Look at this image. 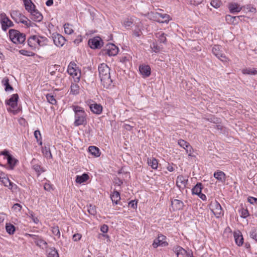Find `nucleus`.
<instances>
[{
  "label": "nucleus",
  "mask_w": 257,
  "mask_h": 257,
  "mask_svg": "<svg viewBox=\"0 0 257 257\" xmlns=\"http://www.w3.org/2000/svg\"><path fill=\"white\" fill-rule=\"evenodd\" d=\"M110 68L105 63H101L98 66V72L101 82L103 87L106 89L113 86L112 80L110 78Z\"/></svg>",
  "instance_id": "nucleus-1"
},
{
  "label": "nucleus",
  "mask_w": 257,
  "mask_h": 257,
  "mask_svg": "<svg viewBox=\"0 0 257 257\" xmlns=\"http://www.w3.org/2000/svg\"><path fill=\"white\" fill-rule=\"evenodd\" d=\"M73 110L75 113V121L74 124L75 126L85 125L87 123V114L84 109L78 105H73Z\"/></svg>",
  "instance_id": "nucleus-2"
},
{
  "label": "nucleus",
  "mask_w": 257,
  "mask_h": 257,
  "mask_svg": "<svg viewBox=\"0 0 257 257\" xmlns=\"http://www.w3.org/2000/svg\"><path fill=\"white\" fill-rule=\"evenodd\" d=\"M48 39L45 37L39 35L31 36L27 40L29 46L33 49L37 46L43 47L47 45Z\"/></svg>",
  "instance_id": "nucleus-3"
},
{
  "label": "nucleus",
  "mask_w": 257,
  "mask_h": 257,
  "mask_svg": "<svg viewBox=\"0 0 257 257\" xmlns=\"http://www.w3.org/2000/svg\"><path fill=\"white\" fill-rule=\"evenodd\" d=\"M11 40L15 44H24L26 40V35L18 30L11 29L9 32Z\"/></svg>",
  "instance_id": "nucleus-4"
},
{
  "label": "nucleus",
  "mask_w": 257,
  "mask_h": 257,
  "mask_svg": "<svg viewBox=\"0 0 257 257\" xmlns=\"http://www.w3.org/2000/svg\"><path fill=\"white\" fill-rule=\"evenodd\" d=\"M19 95L18 94H13L10 98L6 101V104L11 106V108H8L9 111H13L14 114L17 113V110H15L18 106V100Z\"/></svg>",
  "instance_id": "nucleus-5"
},
{
  "label": "nucleus",
  "mask_w": 257,
  "mask_h": 257,
  "mask_svg": "<svg viewBox=\"0 0 257 257\" xmlns=\"http://www.w3.org/2000/svg\"><path fill=\"white\" fill-rule=\"evenodd\" d=\"M210 208L217 218H219L221 215H223L222 208L220 204L216 200L210 203Z\"/></svg>",
  "instance_id": "nucleus-6"
},
{
  "label": "nucleus",
  "mask_w": 257,
  "mask_h": 257,
  "mask_svg": "<svg viewBox=\"0 0 257 257\" xmlns=\"http://www.w3.org/2000/svg\"><path fill=\"white\" fill-rule=\"evenodd\" d=\"M52 38L54 44L57 47H62L66 42L65 38L58 33L53 34Z\"/></svg>",
  "instance_id": "nucleus-7"
},
{
  "label": "nucleus",
  "mask_w": 257,
  "mask_h": 257,
  "mask_svg": "<svg viewBox=\"0 0 257 257\" xmlns=\"http://www.w3.org/2000/svg\"><path fill=\"white\" fill-rule=\"evenodd\" d=\"M165 236L161 234H159L158 237L154 240L153 246L154 248H157L159 246H166L168 245V243L165 241Z\"/></svg>",
  "instance_id": "nucleus-8"
},
{
  "label": "nucleus",
  "mask_w": 257,
  "mask_h": 257,
  "mask_svg": "<svg viewBox=\"0 0 257 257\" xmlns=\"http://www.w3.org/2000/svg\"><path fill=\"white\" fill-rule=\"evenodd\" d=\"M178 144L181 147L185 150L186 152L188 153L189 156H192V148L188 142L181 139L178 140Z\"/></svg>",
  "instance_id": "nucleus-9"
},
{
  "label": "nucleus",
  "mask_w": 257,
  "mask_h": 257,
  "mask_svg": "<svg viewBox=\"0 0 257 257\" xmlns=\"http://www.w3.org/2000/svg\"><path fill=\"white\" fill-rule=\"evenodd\" d=\"M102 40L99 37H94L88 41V45L92 49H98L100 47Z\"/></svg>",
  "instance_id": "nucleus-10"
},
{
  "label": "nucleus",
  "mask_w": 257,
  "mask_h": 257,
  "mask_svg": "<svg viewBox=\"0 0 257 257\" xmlns=\"http://www.w3.org/2000/svg\"><path fill=\"white\" fill-rule=\"evenodd\" d=\"M9 21V18L5 13H2L0 14V23L3 31H6L7 30Z\"/></svg>",
  "instance_id": "nucleus-11"
},
{
  "label": "nucleus",
  "mask_w": 257,
  "mask_h": 257,
  "mask_svg": "<svg viewBox=\"0 0 257 257\" xmlns=\"http://www.w3.org/2000/svg\"><path fill=\"white\" fill-rule=\"evenodd\" d=\"M213 54L221 61H223V59L225 58V55L222 53L220 50V46L219 45H215L212 48Z\"/></svg>",
  "instance_id": "nucleus-12"
},
{
  "label": "nucleus",
  "mask_w": 257,
  "mask_h": 257,
  "mask_svg": "<svg viewBox=\"0 0 257 257\" xmlns=\"http://www.w3.org/2000/svg\"><path fill=\"white\" fill-rule=\"evenodd\" d=\"M106 53L109 56H115L118 52V48L114 44H110L107 45Z\"/></svg>",
  "instance_id": "nucleus-13"
},
{
  "label": "nucleus",
  "mask_w": 257,
  "mask_h": 257,
  "mask_svg": "<svg viewBox=\"0 0 257 257\" xmlns=\"http://www.w3.org/2000/svg\"><path fill=\"white\" fill-rule=\"evenodd\" d=\"M188 180L182 175H179L176 179V185L179 188H183L186 187Z\"/></svg>",
  "instance_id": "nucleus-14"
},
{
  "label": "nucleus",
  "mask_w": 257,
  "mask_h": 257,
  "mask_svg": "<svg viewBox=\"0 0 257 257\" xmlns=\"http://www.w3.org/2000/svg\"><path fill=\"white\" fill-rule=\"evenodd\" d=\"M89 107L93 113L97 114H100L102 112L103 108L101 104L96 103L90 104Z\"/></svg>",
  "instance_id": "nucleus-15"
},
{
  "label": "nucleus",
  "mask_w": 257,
  "mask_h": 257,
  "mask_svg": "<svg viewBox=\"0 0 257 257\" xmlns=\"http://www.w3.org/2000/svg\"><path fill=\"white\" fill-rule=\"evenodd\" d=\"M7 160V163L9 166L8 169L10 170H13L19 162V161L14 158L12 155L11 156H9Z\"/></svg>",
  "instance_id": "nucleus-16"
},
{
  "label": "nucleus",
  "mask_w": 257,
  "mask_h": 257,
  "mask_svg": "<svg viewBox=\"0 0 257 257\" xmlns=\"http://www.w3.org/2000/svg\"><path fill=\"white\" fill-rule=\"evenodd\" d=\"M27 18L25 17L23 15H22L21 13V15H20L17 18H16L15 20V21L17 23H21L25 25H26L27 27H29L31 26V22L30 20H26Z\"/></svg>",
  "instance_id": "nucleus-17"
},
{
  "label": "nucleus",
  "mask_w": 257,
  "mask_h": 257,
  "mask_svg": "<svg viewBox=\"0 0 257 257\" xmlns=\"http://www.w3.org/2000/svg\"><path fill=\"white\" fill-rule=\"evenodd\" d=\"M234 237L236 243L238 246H241L243 243V238L240 231L237 230L234 232Z\"/></svg>",
  "instance_id": "nucleus-18"
},
{
  "label": "nucleus",
  "mask_w": 257,
  "mask_h": 257,
  "mask_svg": "<svg viewBox=\"0 0 257 257\" xmlns=\"http://www.w3.org/2000/svg\"><path fill=\"white\" fill-rule=\"evenodd\" d=\"M171 203L172 205L174 207V210H180L184 208V203L180 200L174 199L172 201Z\"/></svg>",
  "instance_id": "nucleus-19"
},
{
  "label": "nucleus",
  "mask_w": 257,
  "mask_h": 257,
  "mask_svg": "<svg viewBox=\"0 0 257 257\" xmlns=\"http://www.w3.org/2000/svg\"><path fill=\"white\" fill-rule=\"evenodd\" d=\"M139 70L145 77H149L151 74V68L149 65L140 66Z\"/></svg>",
  "instance_id": "nucleus-20"
},
{
  "label": "nucleus",
  "mask_w": 257,
  "mask_h": 257,
  "mask_svg": "<svg viewBox=\"0 0 257 257\" xmlns=\"http://www.w3.org/2000/svg\"><path fill=\"white\" fill-rule=\"evenodd\" d=\"M25 9L30 13L36 9L35 5L32 3L31 0H23Z\"/></svg>",
  "instance_id": "nucleus-21"
},
{
  "label": "nucleus",
  "mask_w": 257,
  "mask_h": 257,
  "mask_svg": "<svg viewBox=\"0 0 257 257\" xmlns=\"http://www.w3.org/2000/svg\"><path fill=\"white\" fill-rule=\"evenodd\" d=\"M174 251L176 253L177 257H185L187 251L180 246H176L174 247Z\"/></svg>",
  "instance_id": "nucleus-22"
},
{
  "label": "nucleus",
  "mask_w": 257,
  "mask_h": 257,
  "mask_svg": "<svg viewBox=\"0 0 257 257\" xmlns=\"http://www.w3.org/2000/svg\"><path fill=\"white\" fill-rule=\"evenodd\" d=\"M229 11L232 14H235L239 12L241 10L240 7L237 3H230L228 5Z\"/></svg>",
  "instance_id": "nucleus-23"
},
{
  "label": "nucleus",
  "mask_w": 257,
  "mask_h": 257,
  "mask_svg": "<svg viewBox=\"0 0 257 257\" xmlns=\"http://www.w3.org/2000/svg\"><path fill=\"white\" fill-rule=\"evenodd\" d=\"M213 176L219 182L221 183L225 182L226 175L223 172L221 171H217L214 172Z\"/></svg>",
  "instance_id": "nucleus-24"
},
{
  "label": "nucleus",
  "mask_w": 257,
  "mask_h": 257,
  "mask_svg": "<svg viewBox=\"0 0 257 257\" xmlns=\"http://www.w3.org/2000/svg\"><path fill=\"white\" fill-rule=\"evenodd\" d=\"M31 13L32 17L31 19L37 22H41L43 19V16L37 9L33 11Z\"/></svg>",
  "instance_id": "nucleus-25"
},
{
  "label": "nucleus",
  "mask_w": 257,
  "mask_h": 257,
  "mask_svg": "<svg viewBox=\"0 0 257 257\" xmlns=\"http://www.w3.org/2000/svg\"><path fill=\"white\" fill-rule=\"evenodd\" d=\"M36 160L33 159L31 163L32 165V168L36 172L38 175H40L41 173L44 172L45 170L41 167V165L36 164Z\"/></svg>",
  "instance_id": "nucleus-26"
},
{
  "label": "nucleus",
  "mask_w": 257,
  "mask_h": 257,
  "mask_svg": "<svg viewBox=\"0 0 257 257\" xmlns=\"http://www.w3.org/2000/svg\"><path fill=\"white\" fill-rule=\"evenodd\" d=\"M0 181L5 186L9 187L10 189H12L13 188H17V185L14 184L7 177H6Z\"/></svg>",
  "instance_id": "nucleus-27"
},
{
  "label": "nucleus",
  "mask_w": 257,
  "mask_h": 257,
  "mask_svg": "<svg viewBox=\"0 0 257 257\" xmlns=\"http://www.w3.org/2000/svg\"><path fill=\"white\" fill-rule=\"evenodd\" d=\"M134 22V17H127L124 19L122 22V25L126 29H129L132 27Z\"/></svg>",
  "instance_id": "nucleus-28"
},
{
  "label": "nucleus",
  "mask_w": 257,
  "mask_h": 257,
  "mask_svg": "<svg viewBox=\"0 0 257 257\" xmlns=\"http://www.w3.org/2000/svg\"><path fill=\"white\" fill-rule=\"evenodd\" d=\"M110 198L113 203L117 204L118 201L120 200V194L118 191L114 190L110 195Z\"/></svg>",
  "instance_id": "nucleus-29"
},
{
  "label": "nucleus",
  "mask_w": 257,
  "mask_h": 257,
  "mask_svg": "<svg viewBox=\"0 0 257 257\" xmlns=\"http://www.w3.org/2000/svg\"><path fill=\"white\" fill-rule=\"evenodd\" d=\"M88 151L91 154L96 157H98L100 155L99 149L95 146H91L89 147Z\"/></svg>",
  "instance_id": "nucleus-30"
},
{
  "label": "nucleus",
  "mask_w": 257,
  "mask_h": 257,
  "mask_svg": "<svg viewBox=\"0 0 257 257\" xmlns=\"http://www.w3.org/2000/svg\"><path fill=\"white\" fill-rule=\"evenodd\" d=\"M88 179V175L86 173H84L81 176H76L75 181L76 183L81 184L86 182Z\"/></svg>",
  "instance_id": "nucleus-31"
},
{
  "label": "nucleus",
  "mask_w": 257,
  "mask_h": 257,
  "mask_svg": "<svg viewBox=\"0 0 257 257\" xmlns=\"http://www.w3.org/2000/svg\"><path fill=\"white\" fill-rule=\"evenodd\" d=\"M4 86H5V90L6 91H9L13 90V87L10 84L9 79L7 77L4 78L2 81Z\"/></svg>",
  "instance_id": "nucleus-32"
},
{
  "label": "nucleus",
  "mask_w": 257,
  "mask_h": 257,
  "mask_svg": "<svg viewBox=\"0 0 257 257\" xmlns=\"http://www.w3.org/2000/svg\"><path fill=\"white\" fill-rule=\"evenodd\" d=\"M149 166H151L153 169H157L158 168V162L156 159L154 158H148L147 161Z\"/></svg>",
  "instance_id": "nucleus-33"
},
{
  "label": "nucleus",
  "mask_w": 257,
  "mask_h": 257,
  "mask_svg": "<svg viewBox=\"0 0 257 257\" xmlns=\"http://www.w3.org/2000/svg\"><path fill=\"white\" fill-rule=\"evenodd\" d=\"M202 185L201 183H197L192 189V194L197 195L200 194L202 189Z\"/></svg>",
  "instance_id": "nucleus-34"
},
{
  "label": "nucleus",
  "mask_w": 257,
  "mask_h": 257,
  "mask_svg": "<svg viewBox=\"0 0 257 257\" xmlns=\"http://www.w3.org/2000/svg\"><path fill=\"white\" fill-rule=\"evenodd\" d=\"M42 153L45 157L49 159L52 158V155L51 153L49 147L44 146L42 148Z\"/></svg>",
  "instance_id": "nucleus-35"
},
{
  "label": "nucleus",
  "mask_w": 257,
  "mask_h": 257,
  "mask_svg": "<svg viewBox=\"0 0 257 257\" xmlns=\"http://www.w3.org/2000/svg\"><path fill=\"white\" fill-rule=\"evenodd\" d=\"M242 73L244 74L248 75H256L257 74V70L254 68H245L242 70Z\"/></svg>",
  "instance_id": "nucleus-36"
},
{
  "label": "nucleus",
  "mask_w": 257,
  "mask_h": 257,
  "mask_svg": "<svg viewBox=\"0 0 257 257\" xmlns=\"http://www.w3.org/2000/svg\"><path fill=\"white\" fill-rule=\"evenodd\" d=\"M35 243L40 247L42 248H47V243L46 241L43 240L42 238H38L36 239L35 241Z\"/></svg>",
  "instance_id": "nucleus-37"
},
{
  "label": "nucleus",
  "mask_w": 257,
  "mask_h": 257,
  "mask_svg": "<svg viewBox=\"0 0 257 257\" xmlns=\"http://www.w3.org/2000/svg\"><path fill=\"white\" fill-rule=\"evenodd\" d=\"M240 16H232L230 15H227L225 17V20L228 23L235 24L236 23V19H239Z\"/></svg>",
  "instance_id": "nucleus-38"
},
{
  "label": "nucleus",
  "mask_w": 257,
  "mask_h": 257,
  "mask_svg": "<svg viewBox=\"0 0 257 257\" xmlns=\"http://www.w3.org/2000/svg\"><path fill=\"white\" fill-rule=\"evenodd\" d=\"M6 229L9 234H13L16 230L15 226L11 223L6 224Z\"/></svg>",
  "instance_id": "nucleus-39"
},
{
  "label": "nucleus",
  "mask_w": 257,
  "mask_h": 257,
  "mask_svg": "<svg viewBox=\"0 0 257 257\" xmlns=\"http://www.w3.org/2000/svg\"><path fill=\"white\" fill-rule=\"evenodd\" d=\"M79 90V86L76 83H72L70 87L71 93L74 95L78 94Z\"/></svg>",
  "instance_id": "nucleus-40"
},
{
  "label": "nucleus",
  "mask_w": 257,
  "mask_h": 257,
  "mask_svg": "<svg viewBox=\"0 0 257 257\" xmlns=\"http://www.w3.org/2000/svg\"><path fill=\"white\" fill-rule=\"evenodd\" d=\"M77 68L76 64L74 62H71L68 66L67 72L70 75H73L75 69Z\"/></svg>",
  "instance_id": "nucleus-41"
},
{
  "label": "nucleus",
  "mask_w": 257,
  "mask_h": 257,
  "mask_svg": "<svg viewBox=\"0 0 257 257\" xmlns=\"http://www.w3.org/2000/svg\"><path fill=\"white\" fill-rule=\"evenodd\" d=\"M156 37L158 38L160 43H164L166 41V35L162 32L156 33Z\"/></svg>",
  "instance_id": "nucleus-42"
},
{
  "label": "nucleus",
  "mask_w": 257,
  "mask_h": 257,
  "mask_svg": "<svg viewBox=\"0 0 257 257\" xmlns=\"http://www.w3.org/2000/svg\"><path fill=\"white\" fill-rule=\"evenodd\" d=\"M47 257H59V254L57 250L55 248H50L47 251Z\"/></svg>",
  "instance_id": "nucleus-43"
},
{
  "label": "nucleus",
  "mask_w": 257,
  "mask_h": 257,
  "mask_svg": "<svg viewBox=\"0 0 257 257\" xmlns=\"http://www.w3.org/2000/svg\"><path fill=\"white\" fill-rule=\"evenodd\" d=\"M46 98L47 99V101L51 104L53 105H55L57 103V101L54 96V95H52L51 94H47L46 95Z\"/></svg>",
  "instance_id": "nucleus-44"
},
{
  "label": "nucleus",
  "mask_w": 257,
  "mask_h": 257,
  "mask_svg": "<svg viewBox=\"0 0 257 257\" xmlns=\"http://www.w3.org/2000/svg\"><path fill=\"white\" fill-rule=\"evenodd\" d=\"M64 29L65 33L67 34L70 35L73 33V30L72 28V26L69 24H65L64 25Z\"/></svg>",
  "instance_id": "nucleus-45"
},
{
  "label": "nucleus",
  "mask_w": 257,
  "mask_h": 257,
  "mask_svg": "<svg viewBox=\"0 0 257 257\" xmlns=\"http://www.w3.org/2000/svg\"><path fill=\"white\" fill-rule=\"evenodd\" d=\"M239 212L240 214V216L242 218H245L249 216V212L247 209H244L242 207L239 210Z\"/></svg>",
  "instance_id": "nucleus-46"
},
{
  "label": "nucleus",
  "mask_w": 257,
  "mask_h": 257,
  "mask_svg": "<svg viewBox=\"0 0 257 257\" xmlns=\"http://www.w3.org/2000/svg\"><path fill=\"white\" fill-rule=\"evenodd\" d=\"M250 237L257 241V228L256 227H252L249 232Z\"/></svg>",
  "instance_id": "nucleus-47"
},
{
  "label": "nucleus",
  "mask_w": 257,
  "mask_h": 257,
  "mask_svg": "<svg viewBox=\"0 0 257 257\" xmlns=\"http://www.w3.org/2000/svg\"><path fill=\"white\" fill-rule=\"evenodd\" d=\"M51 231L52 233L56 236L58 238H59L60 236V232L59 230V227L58 226H54L51 227Z\"/></svg>",
  "instance_id": "nucleus-48"
},
{
  "label": "nucleus",
  "mask_w": 257,
  "mask_h": 257,
  "mask_svg": "<svg viewBox=\"0 0 257 257\" xmlns=\"http://www.w3.org/2000/svg\"><path fill=\"white\" fill-rule=\"evenodd\" d=\"M19 53L24 56H35V53L31 51H29L24 49H22L19 51Z\"/></svg>",
  "instance_id": "nucleus-49"
},
{
  "label": "nucleus",
  "mask_w": 257,
  "mask_h": 257,
  "mask_svg": "<svg viewBox=\"0 0 257 257\" xmlns=\"http://www.w3.org/2000/svg\"><path fill=\"white\" fill-rule=\"evenodd\" d=\"M87 210L89 213L91 215H95L96 213V207L94 205H90L88 207Z\"/></svg>",
  "instance_id": "nucleus-50"
},
{
  "label": "nucleus",
  "mask_w": 257,
  "mask_h": 257,
  "mask_svg": "<svg viewBox=\"0 0 257 257\" xmlns=\"http://www.w3.org/2000/svg\"><path fill=\"white\" fill-rule=\"evenodd\" d=\"M151 48L156 53L159 52L161 50V47L154 42L151 45Z\"/></svg>",
  "instance_id": "nucleus-51"
},
{
  "label": "nucleus",
  "mask_w": 257,
  "mask_h": 257,
  "mask_svg": "<svg viewBox=\"0 0 257 257\" xmlns=\"http://www.w3.org/2000/svg\"><path fill=\"white\" fill-rule=\"evenodd\" d=\"M72 76L73 77H75V79H77L78 81L79 80L80 76V71L77 67L75 69V71L73 72Z\"/></svg>",
  "instance_id": "nucleus-52"
},
{
  "label": "nucleus",
  "mask_w": 257,
  "mask_h": 257,
  "mask_svg": "<svg viewBox=\"0 0 257 257\" xmlns=\"http://www.w3.org/2000/svg\"><path fill=\"white\" fill-rule=\"evenodd\" d=\"M211 5L215 8H219L221 5V2L218 0H212L210 3Z\"/></svg>",
  "instance_id": "nucleus-53"
},
{
  "label": "nucleus",
  "mask_w": 257,
  "mask_h": 257,
  "mask_svg": "<svg viewBox=\"0 0 257 257\" xmlns=\"http://www.w3.org/2000/svg\"><path fill=\"white\" fill-rule=\"evenodd\" d=\"M159 16L162 18L164 21L163 22H168L170 20V16L167 14H158Z\"/></svg>",
  "instance_id": "nucleus-54"
},
{
  "label": "nucleus",
  "mask_w": 257,
  "mask_h": 257,
  "mask_svg": "<svg viewBox=\"0 0 257 257\" xmlns=\"http://www.w3.org/2000/svg\"><path fill=\"white\" fill-rule=\"evenodd\" d=\"M20 15H21V13L17 11H13L11 13V16L12 19L15 21L16 18H17Z\"/></svg>",
  "instance_id": "nucleus-55"
},
{
  "label": "nucleus",
  "mask_w": 257,
  "mask_h": 257,
  "mask_svg": "<svg viewBox=\"0 0 257 257\" xmlns=\"http://www.w3.org/2000/svg\"><path fill=\"white\" fill-rule=\"evenodd\" d=\"M34 136L37 142L42 139L40 132L39 130H36L34 132Z\"/></svg>",
  "instance_id": "nucleus-56"
},
{
  "label": "nucleus",
  "mask_w": 257,
  "mask_h": 257,
  "mask_svg": "<svg viewBox=\"0 0 257 257\" xmlns=\"http://www.w3.org/2000/svg\"><path fill=\"white\" fill-rule=\"evenodd\" d=\"M22 206L20 204L16 203L13 206L12 208L16 211L20 212L22 209Z\"/></svg>",
  "instance_id": "nucleus-57"
},
{
  "label": "nucleus",
  "mask_w": 257,
  "mask_h": 257,
  "mask_svg": "<svg viewBox=\"0 0 257 257\" xmlns=\"http://www.w3.org/2000/svg\"><path fill=\"white\" fill-rule=\"evenodd\" d=\"M128 205L133 209H136L137 208V201L132 200L129 202Z\"/></svg>",
  "instance_id": "nucleus-58"
},
{
  "label": "nucleus",
  "mask_w": 257,
  "mask_h": 257,
  "mask_svg": "<svg viewBox=\"0 0 257 257\" xmlns=\"http://www.w3.org/2000/svg\"><path fill=\"white\" fill-rule=\"evenodd\" d=\"M203 0H191L190 4L194 6H198L202 3Z\"/></svg>",
  "instance_id": "nucleus-59"
},
{
  "label": "nucleus",
  "mask_w": 257,
  "mask_h": 257,
  "mask_svg": "<svg viewBox=\"0 0 257 257\" xmlns=\"http://www.w3.org/2000/svg\"><path fill=\"white\" fill-rule=\"evenodd\" d=\"M81 235L79 233H75L73 235V239L75 241H77L80 239Z\"/></svg>",
  "instance_id": "nucleus-60"
},
{
  "label": "nucleus",
  "mask_w": 257,
  "mask_h": 257,
  "mask_svg": "<svg viewBox=\"0 0 257 257\" xmlns=\"http://www.w3.org/2000/svg\"><path fill=\"white\" fill-rule=\"evenodd\" d=\"M1 155L5 156L7 159L9 156H11L12 155L10 154L9 152L7 150H4L0 153Z\"/></svg>",
  "instance_id": "nucleus-61"
},
{
  "label": "nucleus",
  "mask_w": 257,
  "mask_h": 257,
  "mask_svg": "<svg viewBox=\"0 0 257 257\" xmlns=\"http://www.w3.org/2000/svg\"><path fill=\"white\" fill-rule=\"evenodd\" d=\"M44 188L45 190L48 191H50L53 189L52 185L49 183H45Z\"/></svg>",
  "instance_id": "nucleus-62"
},
{
  "label": "nucleus",
  "mask_w": 257,
  "mask_h": 257,
  "mask_svg": "<svg viewBox=\"0 0 257 257\" xmlns=\"http://www.w3.org/2000/svg\"><path fill=\"white\" fill-rule=\"evenodd\" d=\"M100 230L103 233L107 232L108 231L107 225L105 224H103V225H102L100 228Z\"/></svg>",
  "instance_id": "nucleus-63"
},
{
  "label": "nucleus",
  "mask_w": 257,
  "mask_h": 257,
  "mask_svg": "<svg viewBox=\"0 0 257 257\" xmlns=\"http://www.w3.org/2000/svg\"><path fill=\"white\" fill-rule=\"evenodd\" d=\"M114 183L115 185L120 186L123 183V182L119 178H116L115 179Z\"/></svg>",
  "instance_id": "nucleus-64"
}]
</instances>
